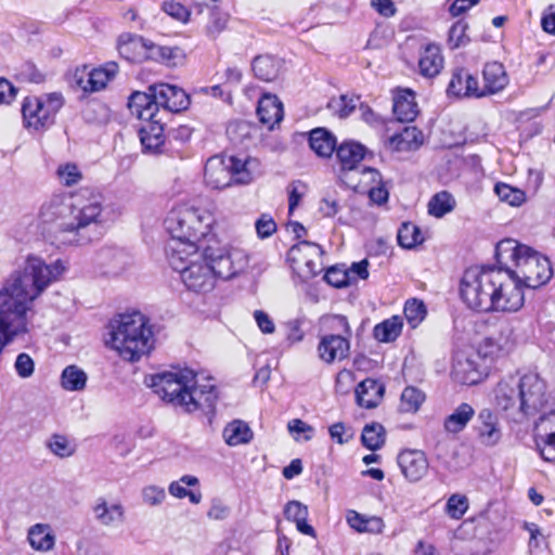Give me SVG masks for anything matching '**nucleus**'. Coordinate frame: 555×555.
Listing matches in <instances>:
<instances>
[{"label": "nucleus", "instance_id": "680f3d73", "mask_svg": "<svg viewBox=\"0 0 555 555\" xmlns=\"http://www.w3.org/2000/svg\"><path fill=\"white\" fill-rule=\"evenodd\" d=\"M256 231L259 237L266 238L271 236L276 231V223L273 218L268 215H262L256 221Z\"/></svg>", "mask_w": 555, "mask_h": 555}, {"label": "nucleus", "instance_id": "f03ea898", "mask_svg": "<svg viewBox=\"0 0 555 555\" xmlns=\"http://www.w3.org/2000/svg\"><path fill=\"white\" fill-rule=\"evenodd\" d=\"M106 222L100 194H79L67 197L53 194L38 212L41 234L63 245L82 246L103 235Z\"/></svg>", "mask_w": 555, "mask_h": 555}, {"label": "nucleus", "instance_id": "338daca9", "mask_svg": "<svg viewBox=\"0 0 555 555\" xmlns=\"http://www.w3.org/2000/svg\"><path fill=\"white\" fill-rule=\"evenodd\" d=\"M328 431L331 438L336 440L340 444L348 442L352 438V435L348 434L345 424L341 422L333 424L328 428Z\"/></svg>", "mask_w": 555, "mask_h": 555}, {"label": "nucleus", "instance_id": "7c9ffc66", "mask_svg": "<svg viewBox=\"0 0 555 555\" xmlns=\"http://www.w3.org/2000/svg\"><path fill=\"white\" fill-rule=\"evenodd\" d=\"M30 546L40 552H48L54 547L55 535L47 524H36L28 530L27 535Z\"/></svg>", "mask_w": 555, "mask_h": 555}, {"label": "nucleus", "instance_id": "de8ad7c7", "mask_svg": "<svg viewBox=\"0 0 555 555\" xmlns=\"http://www.w3.org/2000/svg\"><path fill=\"white\" fill-rule=\"evenodd\" d=\"M56 176L61 184L65 186H73L79 183L82 179V173L78 166L73 163H66L59 166Z\"/></svg>", "mask_w": 555, "mask_h": 555}, {"label": "nucleus", "instance_id": "4be33fe9", "mask_svg": "<svg viewBox=\"0 0 555 555\" xmlns=\"http://www.w3.org/2000/svg\"><path fill=\"white\" fill-rule=\"evenodd\" d=\"M386 146L392 152L415 151L423 144V133L416 127H404L389 137Z\"/></svg>", "mask_w": 555, "mask_h": 555}, {"label": "nucleus", "instance_id": "1a4fd4ad", "mask_svg": "<svg viewBox=\"0 0 555 555\" xmlns=\"http://www.w3.org/2000/svg\"><path fill=\"white\" fill-rule=\"evenodd\" d=\"M255 160L235 156L215 155L207 159L204 181L214 190H223L233 184H248L253 181L251 165Z\"/></svg>", "mask_w": 555, "mask_h": 555}, {"label": "nucleus", "instance_id": "5701e85b", "mask_svg": "<svg viewBox=\"0 0 555 555\" xmlns=\"http://www.w3.org/2000/svg\"><path fill=\"white\" fill-rule=\"evenodd\" d=\"M385 387L373 378L362 380L356 388V399L360 406L376 408L383 399Z\"/></svg>", "mask_w": 555, "mask_h": 555}, {"label": "nucleus", "instance_id": "473e14b6", "mask_svg": "<svg viewBox=\"0 0 555 555\" xmlns=\"http://www.w3.org/2000/svg\"><path fill=\"white\" fill-rule=\"evenodd\" d=\"M443 65V57L436 44H428L421 54L418 61L420 73L424 77L431 78L438 75Z\"/></svg>", "mask_w": 555, "mask_h": 555}, {"label": "nucleus", "instance_id": "09e8293b", "mask_svg": "<svg viewBox=\"0 0 555 555\" xmlns=\"http://www.w3.org/2000/svg\"><path fill=\"white\" fill-rule=\"evenodd\" d=\"M229 15L214 8L210 11L209 21L205 27L206 34L210 38H217L227 27Z\"/></svg>", "mask_w": 555, "mask_h": 555}, {"label": "nucleus", "instance_id": "bb28decb", "mask_svg": "<svg viewBox=\"0 0 555 555\" xmlns=\"http://www.w3.org/2000/svg\"><path fill=\"white\" fill-rule=\"evenodd\" d=\"M282 60L272 55H258L254 59L251 67L256 78L270 82L274 81L282 69Z\"/></svg>", "mask_w": 555, "mask_h": 555}, {"label": "nucleus", "instance_id": "bf43d9fd", "mask_svg": "<svg viewBox=\"0 0 555 555\" xmlns=\"http://www.w3.org/2000/svg\"><path fill=\"white\" fill-rule=\"evenodd\" d=\"M468 507L467 500L465 496L453 494L447 502L448 514L455 519L461 518Z\"/></svg>", "mask_w": 555, "mask_h": 555}, {"label": "nucleus", "instance_id": "393cba45", "mask_svg": "<svg viewBox=\"0 0 555 555\" xmlns=\"http://www.w3.org/2000/svg\"><path fill=\"white\" fill-rule=\"evenodd\" d=\"M257 114L261 124L273 129L283 119V104L275 95H263L258 102Z\"/></svg>", "mask_w": 555, "mask_h": 555}, {"label": "nucleus", "instance_id": "e433bc0d", "mask_svg": "<svg viewBox=\"0 0 555 555\" xmlns=\"http://www.w3.org/2000/svg\"><path fill=\"white\" fill-rule=\"evenodd\" d=\"M199 482L198 478L192 475H184L179 480L170 482L168 487L169 493L178 499L189 498L193 504L202 501V493L188 490L184 486L194 487Z\"/></svg>", "mask_w": 555, "mask_h": 555}, {"label": "nucleus", "instance_id": "58836bf2", "mask_svg": "<svg viewBox=\"0 0 555 555\" xmlns=\"http://www.w3.org/2000/svg\"><path fill=\"white\" fill-rule=\"evenodd\" d=\"M535 447L545 462L555 464V428L541 429L537 427Z\"/></svg>", "mask_w": 555, "mask_h": 555}, {"label": "nucleus", "instance_id": "cd10ccee", "mask_svg": "<svg viewBox=\"0 0 555 555\" xmlns=\"http://www.w3.org/2000/svg\"><path fill=\"white\" fill-rule=\"evenodd\" d=\"M485 89L488 94L502 91L508 85V76L503 64L492 62L483 68Z\"/></svg>", "mask_w": 555, "mask_h": 555}, {"label": "nucleus", "instance_id": "a878e982", "mask_svg": "<svg viewBox=\"0 0 555 555\" xmlns=\"http://www.w3.org/2000/svg\"><path fill=\"white\" fill-rule=\"evenodd\" d=\"M452 376L462 385H475L481 379V373L475 361L463 356L454 359Z\"/></svg>", "mask_w": 555, "mask_h": 555}, {"label": "nucleus", "instance_id": "603ef678", "mask_svg": "<svg viewBox=\"0 0 555 555\" xmlns=\"http://www.w3.org/2000/svg\"><path fill=\"white\" fill-rule=\"evenodd\" d=\"M178 52H179L178 48L157 46V44L153 43L152 41H150L149 60H153L156 62H162V63L171 65V60L177 56Z\"/></svg>", "mask_w": 555, "mask_h": 555}, {"label": "nucleus", "instance_id": "6ab92c4d", "mask_svg": "<svg viewBox=\"0 0 555 555\" xmlns=\"http://www.w3.org/2000/svg\"><path fill=\"white\" fill-rule=\"evenodd\" d=\"M150 41L133 34H122L118 38V52L129 62L141 63L149 60Z\"/></svg>", "mask_w": 555, "mask_h": 555}, {"label": "nucleus", "instance_id": "f257e3e1", "mask_svg": "<svg viewBox=\"0 0 555 555\" xmlns=\"http://www.w3.org/2000/svg\"><path fill=\"white\" fill-rule=\"evenodd\" d=\"M66 271L57 259L46 263L38 256H27L23 267L14 271L0 287V356L16 340L25 339L33 330L34 301Z\"/></svg>", "mask_w": 555, "mask_h": 555}, {"label": "nucleus", "instance_id": "49530a36", "mask_svg": "<svg viewBox=\"0 0 555 555\" xmlns=\"http://www.w3.org/2000/svg\"><path fill=\"white\" fill-rule=\"evenodd\" d=\"M425 400V395L420 389L409 386L401 395L400 409L406 413H415Z\"/></svg>", "mask_w": 555, "mask_h": 555}, {"label": "nucleus", "instance_id": "9d476101", "mask_svg": "<svg viewBox=\"0 0 555 555\" xmlns=\"http://www.w3.org/2000/svg\"><path fill=\"white\" fill-rule=\"evenodd\" d=\"M168 260L173 270L180 272L185 287L194 293H208L214 289L216 279L211 268L203 258V253L194 255L169 254Z\"/></svg>", "mask_w": 555, "mask_h": 555}, {"label": "nucleus", "instance_id": "a18cd8bd", "mask_svg": "<svg viewBox=\"0 0 555 555\" xmlns=\"http://www.w3.org/2000/svg\"><path fill=\"white\" fill-rule=\"evenodd\" d=\"M494 192L500 201L511 206L518 207L526 202V193L522 190L503 182L495 184Z\"/></svg>", "mask_w": 555, "mask_h": 555}, {"label": "nucleus", "instance_id": "f704fd0d", "mask_svg": "<svg viewBox=\"0 0 555 555\" xmlns=\"http://www.w3.org/2000/svg\"><path fill=\"white\" fill-rule=\"evenodd\" d=\"M365 147L356 142H345L336 149V157L338 158L343 170H352L363 159Z\"/></svg>", "mask_w": 555, "mask_h": 555}, {"label": "nucleus", "instance_id": "aec40b11", "mask_svg": "<svg viewBox=\"0 0 555 555\" xmlns=\"http://www.w3.org/2000/svg\"><path fill=\"white\" fill-rule=\"evenodd\" d=\"M95 520L103 527L114 528L125 521V507L120 502L108 503L99 498L92 508Z\"/></svg>", "mask_w": 555, "mask_h": 555}, {"label": "nucleus", "instance_id": "423d86ee", "mask_svg": "<svg viewBox=\"0 0 555 555\" xmlns=\"http://www.w3.org/2000/svg\"><path fill=\"white\" fill-rule=\"evenodd\" d=\"M212 221V216L205 209L188 204L173 207L165 219V227L171 235L167 255H194L199 249L197 243L208 234Z\"/></svg>", "mask_w": 555, "mask_h": 555}, {"label": "nucleus", "instance_id": "7ed1b4c3", "mask_svg": "<svg viewBox=\"0 0 555 555\" xmlns=\"http://www.w3.org/2000/svg\"><path fill=\"white\" fill-rule=\"evenodd\" d=\"M461 296L476 311L516 312L525 304L524 286L509 267H472L462 278Z\"/></svg>", "mask_w": 555, "mask_h": 555}, {"label": "nucleus", "instance_id": "6e6552de", "mask_svg": "<svg viewBox=\"0 0 555 555\" xmlns=\"http://www.w3.org/2000/svg\"><path fill=\"white\" fill-rule=\"evenodd\" d=\"M109 344L118 354L130 362L147 354L153 346V333L146 317L133 311L119 314L111 322Z\"/></svg>", "mask_w": 555, "mask_h": 555}, {"label": "nucleus", "instance_id": "20e7f679", "mask_svg": "<svg viewBox=\"0 0 555 555\" xmlns=\"http://www.w3.org/2000/svg\"><path fill=\"white\" fill-rule=\"evenodd\" d=\"M492 396L494 405L517 423L535 416L548 401L547 384L535 372L501 379Z\"/></svg>", "mask_w": 555, "mask_h": 555}, {"label": "nucleus", "instance_id": "a211bd4d", "mask_svg": "<svg viewBox=\"0 0 555 555\" xmlns=\"http://www.w3.org/2000/svg\"><path fill=\"white\" fill-rule=\"evenodd\" d=\"M397 462L402 475L410 482L420 481L428 472L427 456L421 450H403L398 454Z\"/></svg>", "mask_w": 555, "mask_h": 555}, {"label": "nucleus", "instance_id": "72a5a7b5", "mask_svg": "<svg viewBox=\"0 0 555 555\" xmlns=\"http://www.w3.org/2000/svg\"><path fill=\"white\" fill-rule=\"evenodd\" d=\"M309 145L320 157H331L336 149V139L323 128L313 129L309 134Z\"/></svg>", "mask_w": 555, "mask_h": 555}, {"label": "nucleus", "instance_id": "79ce46f5", "mask_svg": "<svg viewBox=\"0 0 555 555\" xmlns=\"http://www.w3.org/2000/svg\"><path fill=\"white\" fill-rule=\"evenodd\" d=\"M402 331V320L400 317H392L377 324L374 327V336L383 343L393 341Z\"/></svg>", "mask_w": 555, "mask_h": 555}, {"label": "nucleus", "instance_id": "0e129e2a", "mask_svg": "<svg viewBox=\"0 0 555 555\" xmlns=\"http://www.w3.org/2000/svg\"><path fill=\"white\" fill-rule=\"evenodd\" d=\"M463 98H482L487 95V91L483 88H479L478 80L475 76H473L469 72H467V79L465 82V90Z\"/></svg>", "mask_w": 555, "mask_h": 555}, {"label": "nucleus", "instance_id": "ddd939ff", "mask_svg": "<svg viewBox=\"0 0 555 555\" xmlns=\"http://www.w3.org/2000/svg\"><path fill=\"white\" fill-rule=\"evenodd\" d=\"M293 271L302 280H310L324 270L323 249L310 241H300L287 254Z\"/></svg>", "mask_w": 555, "mask_h": 555}, {"label": "nucleus", "instance_id": "c756f323", "mask_svg": "<svg viewBox=\"0 0 555 555\" xmlns=\"http://www.w3.org/2000/svg\"><path fill=\"white\" fill-rule=\"evenodd\" d=\"M474 415L475 409L469 403L463 402L446 417L443 428L447 433L459 434L466 428Z\"/></svg>", "mask_w": 555, "mask_h": 555}, {"label": "nucleus", "instance_id": "412c9836", "mask_svg": "<svg viewBox=\"0 0 555 555\" xmlns=\"http://www.w3.org/2000/svg\"><path fill=\"white\" fill-rule=\"evenodd\" d=\"M128 107L133 116L141 120H153L158 113L157 99L153 91L133 92L128 101Z\"/></svg>", "mask_w": 555, "mask_h": 555}, {"label": "nucleus", "instance_id": "39448f33", "mask_svg": "<svg viewBox=\"0 0 555 555\" xmlns=\"http://www.w3.org/2000/svg\"><path fill=\"white\" fill-rule=\"evenodd\" d=\"M195 377L192 370L176 369L151 376L149 386L162 400L185 412L203 410L214 413L218 400L215 386H197Z\"/></svg>", "mask_w": 555, "mask_h": 555}, {"label": "nucleus", "instance_id": "774afa93", "mask_svg": "<svg viewBox=\"0 0 555 555\" xmlns=\"http://www.w3.org/2000/svg\"><path fill=\"white\" fill-rule=\"evenodd\" d=\"M542 29L551 35L555 36V5L550 4L547 9L543 12L541 18Z\"/></svg>", "mask_w": 555, "mask_h": 555}, {"label": "nucleus", "instance_id": "8fccbe9b", "mask_svg": "<svg viewBox=\"0 0 555 555\" xmlns=\"http://www.w3.org/2000/svg\"><path fill=\"white\" fill-rule=\"evenodd\" d=\"M404 315L412 327H416L426 315V308L423 301L410 299L404 306Z\"/></svg>", "mask_w": 555, "mask_h": 555}, {"label": "nucleus", "instance_id": "4c0bfd02", "mask_svg": "<svg viewBox=\"0 0 555 555\" xmlns=\"http://www.w3.org/2000/svg\"><path fill=\"white\" fill-rule=\"evenodd\" d=\"M222 435L227 444L231 447L248 443L253 438V431L249 426L240 420L229 423L224 427Z\"/></svg>", "mask_w": 555, "mask_h": 555}, {"label": "nucleus", "instance_id": "e2e57ef3", "mask_svg": "<svg viewBox=\"0 0 555 555\" xmlns=\"http://www.w3.org/2000/svg\"><path fill=\"white\" fill-rule=\"evenodd\" d=\"M306 185L300 181L292 182L288 186V209L293 212L305 194Z\"/></svg>", "mask_w": 555, "mask_h": 555}, {"label": "nucleus", "instance_id": "4468645a", "mask_svg": "<svg viewBox=\"0 0 555 555\" xmlns=\"http://www.w3.org/2000/svg\"><path fill=\"white\" fill-rule=\"evenodd\" d=\"M117 72L118 65L115 62H107L103 66L93 69L85 65L75 70L73 81L83 92H98L107 86Z\"/></svg>", "mask_w": 555, "mask_h": 555}, {"label": "nucleus", "instance_id": "13d9d810", "mask_svg": "<svg viewBox=\"0 0 555 555\" xmlns=\"http://www.w3.org/2000/svg\"><path fill=\"white\" fill-rule=\"evenodd\" d=\"M14 369L21 378H28L35 372V362L28 353L22 352L16 357Z\"/></svg>", "mask_w": 555, "mask_h": 555}, {"label": "nucleus", "instance_id": "c85d7f7f", "mask_svg": "<svg viewBox=\"0 0 555 555\" xmlns=\"http://www.w3.org/2000/svg\"><path fill=\"white\" fill-rule=\"evenodd\" d=\"M147 121L149 124L140 130L142 146L151 153H159L165 143L163 125L156 118Z\"/></svg>", "mask_w": 555, "mask_h": 555}, {"label": "nucleus", "instance_id": "c9c22d12", "mask_svg": "<svg viewBox=\"0 0 555 555\" xmlns=\"http://www.w3.org/2000/svg\"><path fill=\"white\" fill-rule=\"evenodd\" d=\"M284 515L288 520L296 522L299 532L313 537L315 531L307 522L308 507L299 501H289L284 507Z\"/></svg>", "mask_w": 555, "mask_h": 555}, {"label": "nucleus", "instance_id": "4d7b16f0", "mask_svg": "<svg viewBox=\"0 0 555 555\" xmlns=\"http://www.w3.org/2000/svg\"><path fill=\"white\" fill-rule=\"evenodd\" d=\"M324 280L330 285L341 288L350 284L348 272L339 267H331L324 274Z\"/></svg>", "mask_w": 555, "mask_h": 555}, {"label": "nucleus", "instance_id": "052dcab7", "mask_svg": "<svg viewBox=\"0 0 555 555\" xmlns=\"http://www.w3.org/2000/svg\"><path fill=\"white\" fill-rule=\"evenodd\" d=\"M163 10L179 22L186 23L189 21L190 11L179 2L166 1L163 3Z\"/></svg>", "mask_w": 555, "mask_h": 555}, {"label": "nucleus", "instance_id": "f8f14e48", "mask_svg": "<svg viewBox=\"0 0 555 555\" xmlns=\"http://www.w3.org/2000/svg\"><path fill=\"white\" fill-rule=\"evenodd\" d=\"M203 258L211 268L215 279L229 280L242 272L248 264L245 250L221 246L218 242L203 247Z\"/></svg>", "mask_w": 555, "mask_h": 555}, {"label": "nucleus", "instance_id": "a19ab883", "mask_svg": "<svg viewBox=\"0 0 555 555\" xmlns=\"http://www.w3.org/2000/svg\"><path fill=\"white\" fill-rule=\"evenodd\" d=\"M455 198L451 193L447 191L438 192L428 203V214L436 218H442L455 208Z\"/></svg>", "mask_w": 555, "mask_h": 555}, {"label": "nucleus", "instance_id": "9b49d317", "mask_svg": "<svg viewBox=\"0 0 555 555\" xmlns=\"http://www.w3.org/2000/svg\"><path fill=\"white\" fill-rule=\"evenodd\" d=\"M64 105L60 92L42 96H26L22 103V116L25 128L41 131L54 124L55 117Z\"/></svg>", "mask_w": 555, "mask_h": 555}, {"label": "nucleus", "instance_id": "5fc2aeb1", "mask_svg": "<svg viewBox=\"0 0 555 555\" xmlns=\"http://www.w3.org/2000/svg\"><path fill=\"white\" fill-rule=\"evenodd\" d=\"M166 491L163 487L150 485L142 489V500L149 506H158L166 500Z\"/></svg>", "mask_w": 555, "mask_h": 555}, {"label": "nucleus", "instance_id": "3c124183", "mask_svg": "<svg viewBox=\"0 0 555 555\" xmlns=\"http://www.w3.org/2000/svg\"><path fill=\"white\" fill-rule=\"evenodd\" d=\"M467 29L468 24L463 20L455 22L451 26L448 39V43L451 49H457L469 41V38L466 35Z\"/></svg>", "mask_w": 555, "mask_h": 555}, {"label": "nucleus", "instance_id": "69168bd1", "mask_svg": "<svg viewBox=\"0 0 555 555\" xmlns=\"http://www.w3.org/2000/svg\"><path fill=\"white\" fill-rule=\"evenodd\" d=\"M369 261L363 259L359 262H353L346 271L348 272V278L350 284L356 281L357 278L361 280H366L369 278Z\"/></svg>", "mask_w": 555, "mask_h": 555}, {"label": "nucleus", "instance_id": "2f4dec72", "mask_svg": "<svg viewBox=\"0 0 555 555\" xmlns=\"http://www.w3.org/2000/svg\"><path fill=\"white\" fill-rule=\"evenodd\" d=\"M348 525L357 532H366L379 534L385 528V522L377 516H365L356 511H349L347 514Z\"/></svg>", "mask_w": 555, "mask_h": 555}, {"label": "nucleus", "instance_id": "b1692460", "mask_svg": "<svg viewBox=\"0 0 555 555\" xmlns=\"http://www.w3.org/2000/svg\"><path fill=\"white\" fill-rule=\"evenodd\" d=\"M392 111L399 121H413L418 114L417 103L415 102V93L409 89L398 91L393 98Z\"/></svg>", "mask_w": 555, "mask_h": 555}, {"label": "nucleus", "instance_id": "ea45409f", "mask_svg": "<svg viewBox=\"0 0 555 555\" xmlns=\"http://www.w3.org/2000/svg\"><path fill=\"white\" fill-rule=\"evenodd\" d=\"M87 373L77 365H67L61 374V386L67 391H81L86 388Z\"/></svg>", "mask_w": 555, "mask_h": 555}, {"label": "nucleus", "instance_id": "c03bdc74", "mask_svg": "<svg viewBox=\"0 0 555 555\" xmlns=\"http://www.w3.org/2000/svg\"><path fill=\"white\" fill-rule=\"evenodd\" d=\"M397 240L403 248H413L424 241L423 234L418 227L411 222H404L398 230Z\"/></svg>", "mask_w": 555, "mask_h": 555}, {"label": "nucleus", "instance_id": "864d4df0", "mask_svg": "<svg viewBox=\"0 0 555 555\" xmlns=\"http://www.w3.org/2000/svg\"><path fill=\"white\" fill-rule=\"evenodd\" d=\"M467 72L464 68H457L453 72L452 77L447 88L449 96L463 98L465 90V82L467 79Z\"/></svg>", "mask_w": 555, "mask_h": 555}, {"label": "nucleus", "instance_id": "37998d69", "mask_svg": "<svg viewBox=\"0 0 555 555\" xmlns=\"http://www.w3.org/2000/svg\"><path fill=\"white\" fill-rule=\"evenodd\" d=\"M385 434L383 425L378 423L367 424L362 430L361 441L369 450L376 451L384 446Z\"/></svg>", "mask_w": 555, "mask_h": 555}, {"label": "nucleus", "instance_id": "0eeeda50", "mask_svg": "<svg viewBox=\"0 0 555 555\" xmlns=\"http://www.w3.org/2000/svg\"><path fill=\"white\" fill-rule=\"evenodd\" d=\"M495 255L498 262L504 267H508V261L513 262L511 271L524 287H541L553 276V268L547 257L516 241L500 242Z\"/></svg>", "mask_w": 555, "mask_h": 555}, {"label": "nucleus", "instance_id": "2eb2a0df", "mask_svg": "<svg viewBox=\"0 0 555 555\" xmlns=\"http://www.w3.org/2000/svg\"><path fill=\"white\" fill-rule=\"evenodd\" d=\"M474 430L478 441L488 448L496 446L502 438L499 416L490 408H483L478 412Z\"/></svg>", "mask_w": 555, "mask_h": 555}, {"label": "nucleus", "instance_id": "f3484780", "mask_svg": "<svg viewBox=\"0 0 555 555\" xmlns=\"http://www.w3.org/2000/svg\"><path fill=\"white\" fill-rule=\"evenodd\" d=\"M157 99L158 108L163 107L168 112H181L188 108L190 98L185 91L177 86L168 83H155L149 87Z\"/></svg>", "mask_w": 555, "mask_h": 555}, {"label": "nucleus", "instance_id": "dca6fc26", "mask_svg": "<svg viewBox=\"0 0 555 555\" xmlns=\"http://www.w3.org/2000/svg\"><path fill=\"white\" fill-rule=\"evenodd\" d=\"M350 338L343 334H326L320 338L318 356L326 364L340 362L349 357Z\"/></svg>", "mask_w": 555, "mask_h": 555}, {"label": "nucleus", "instance_id": "6e6d98bb", "mask_svg": "<svg viewBox=\"0 0 555 555\" xmlns=\"http://www.w3.org/2000/svg\"><path fill=\"white\" fill-rule=\"evenodd\" d=\"M50 451L60 457H67L74 453V448L68 440L61 435H53L48 443Z\"/></svg>", "mask_w": 555, "mask_h": 555}]
</instances>
